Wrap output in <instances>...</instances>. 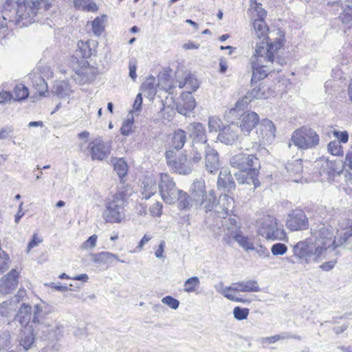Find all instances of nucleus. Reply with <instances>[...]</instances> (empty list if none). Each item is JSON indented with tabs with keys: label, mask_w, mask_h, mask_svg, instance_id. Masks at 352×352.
<instances>
[{
	"label": "nucleus",
	"mask_w": 352,
	"mask_h": 352,
	"mask_svg": "<svg viewBox=\"0 0 352 352\" xmlns=\"http://www.w3.org/2000/svg\"><path fill=\"white\" fill-rule=\"evenodd\" d=\"M241 111H239V115L237 113L233 114H230V117L228 116V111L226 113V116L228 119H231L233 116H241V121L240 127L241 131L243 133H249L258 124L259 121L258 115L253 111H247L243 113H241Z\"/></svg>",
	"instance_id": "15"
},
{
	"label": "nucleus",
	"mask_w": 352,
	"mask_h": 352,
	"mask_svg": "<svg viewBox=\"0 0 352 352\" xmlns=\"http://www.w3.org/2000/svg\"><path fill=\"white\" fill-rule=\"evenodd\" d=\"M283 47L280 40L274 43H261L255 46L254 54L250 58L252 69V80H261L266 78L268 74L280 70L276 67L275 64L280 66L278 58L276 57L278 51Z\"/></svg>",
	"instance_id": "1"
},
{
	"label": "nucleus",
	"mask_w": 352,
	"mask_h": 352,
	"mask_svg": "<svg viewBox=\"0 0 352 352\" xmlns=\"http://www.w3.org/2000/svg\"><path fill=\"white\" fill-rule=\"evenodd\" d=\"M36 337L43 340L58 341L63 336L64 327L60 322L51 324L47 321L32 324Z\"/></svg>",
	"instance_id": "8"
},
{
	"label": "nucleus",
	"mask_w": 352,
	"mask_h": 352,
	"mask_svg": "<svg viewBox=\"0 0 352 352\" xmlns=\"http://www.w3.org/2000/svg\"><path fill=\"white\" fill-rule=\"evenodd\" d=\"M90 150L89 153L93 160L102 161L107 158L111 150V142H104L102 138H97L89 144Z\"/></svg>",
	"instance_id": "11"
},
{
	"label": "nucleus",
	"mask_w": 352,
	"mask_h": 352,
	"mask_svg": "<svg viewBox=\"0 0 352 352\" xmlns=\"http://www.w3.org/2000/svg\"><path fill=\"white\" fill-rule=\"evenodd\" d=\"M74 6L77 10L91 12L98 10V6L92 0H74Z\"/></svg>",
	"instance_id": "40"
},
{
	"label": "nucleus",
	"mask_w": 352,
	"mask_h": 352,
	"mask_svg": "<svg viewBox=\"0 0 352 352\" xmlns=\"http://www.w3.org/2000/svg\"><path fill=\"white\" fill-rule=\"evenodd\" d=\"M309 238L318 245L324 248L327 252L333 251L334 248V234L331 226L323 223L312 226Z\"/></svg>",
	"instance_id": "6"
},
{
	"label": "nucleus",
	"mask_w": 352,
	"mask_h": 352,
	"mask_svg": "<svg viewBox=\"0 0 352 352\" xmlns=\"http://www.w3.org/2000/svg\"><path fill=\"white\" fill-rule=\"evenodd\" d=\"M25 294V290H19L17 294L10 300L4 301L0 306V314L8 317L11 312L15 311L18 307L17 304L22 300Z\"/></svg>",
	"instance_id": "27"
},
{
	"label": "nucleus",
	"mask_w": 352,
	"mask_h": 352,
	"mask_svg": "<svg viewBox=\"0 0 352 352\" xmlns=\"http://www.w3.org/2000/svg\"><path fill=\"white\" fill-rule=\"evenodd\" d=\"M206 144H193L192 151L190 155L188 160L192 166L199 162L202 159L201 151H205Z\"/></svg>",
	"instance_id": "42"
},
{
	"label": "nucleus",
	"mask_w": 352,
	"mask_h": 352,
	"mask_svg": "<svg viewBox=\"0 0 352 352\" xmlns=\"http://www.w3.org/2000/svg\"><path fill=\"white\" fill-rule=\"evenodd\" d=\"M276 128L274 123L269 119H263L256 130L260 140L268 141L275 137Z\"/></svg>",
	"instance_id": "26"
},
{
	"label": "nucleus",
	"mask_w": 352,
	"mask_h": 352,
	"mask_svg": "<svg viewBox=\"0 0 352 352\" xmlns=\"http://www.w3.org/2000/svg\"><path fill=\"white\" fill-rule=\"evenodd\" d=\"M157 191L156 181L153 177H145L142 182V194L145 199H149Z\"/></svg>",
	"instance_id": "37"
},
{
	"label": "nucleus",
	"mask_w": 352,
	"mask_h": 352,
	"mask_svg": "<svg viewBox=\"0 0 352 352\" xmlns=\"http://www.w3.org/2000/svg\"><path fill=\"white\" fill-rule=\"evenodd\" d=\"M162 302L170 307L173 309H177L179 305V302L177 299L173 298L172 296H168L164 297L162 299Z\"/></svg>",
	"instance_id": "62"
},
{
	"label": "nucleus",
	"mask_w": 352,
	"mask_h": 352,
	"mask_svg": "<svg viewBox=\"0 0 352 352\" xmlns=\"http://www.w3.org/2000/svg\"><path fill=\"white\" fill-rule=\"evenodd\" d=\"M343 11L340 14V19L343 23L352 24V7L346 4L342 6Z\"/></svg>",
	"instance_id": "53"
},
{
	"label": "nucleus",
	"mask_w": 352,
	"mask_h": 352,
	"mask_svg": "<svg viewBox=\"0 0 352 352\" xmlns=\"http://www.w3.org/2000/svg\"><path fill=\"white\" fill-rule=\"evenodd\" d=\"M327 150L330 154L334 156H342L344 153L340 142L337 140L330 142L327 145Z\"/></svg>",
	"instance_id": "51"
},
{
	"label": "nucleus",
	"mask_w": 352,
	"mask_h": 352,
	"mask_svg": "<svg viewBox=\"0 0 352 352\" xmlns=\"http://www.w3.org/2000/svg\"><path fill=\"white\" fill-rule=\"evenodd\" d=\"M217 186L219 189L228 192L235 189V183L230 170L228 169L221 170L217 180Z\"/></svg>",
	"instance_id": "29"
},
{
	"label": "nucleus",
	"mask_w": 352,
	"mask_h": 352,
	"mask_svg": "<svg viewBox=\"0 0 352 352\" xmlns=\"http://www.w3.org/2000/svg\"><path fill=\"white\" fill-rule=\"evenodd\" d=\"M205 182L203 179H197L192 183L190 188V195L195 204L201 201V199L206 195Z\"/></svg>",
	"instance_id": "31"
},
{
	"label": "nucleus",
	"mask_w": 352,
	"mask_h": 352,
	"mask_svg": "<svg viewBox=\"0 0 352 352\" xmlns=\"http://www.w3.org/2000/svg\"><path fill=\"white\" fill-rule=\"evenodd\" d=\"M195 206L201 207L206 212H210V215H213L217 218L216 212L217 206H218V200L215 196L214 190H210L209 192L201 199V201L195 204Z\"/></svg>",
	"instance_id": "21"
},
{
	"label": "nucleus",
	"mask_w": 352,
	"mask_h": 352,
	"mask_svg": "<svg viewBox=\"0 0 352 352\" xmlns=\"http://www.w3.org/2000/svg\"><path fill=\"white\" fill-rule=\"evenodd\" d=\"M153 82L154 78H150L142 85V90H143V91H146L148 96H153L155 94V89Z\"/></svg>",
	"instance_id": "60"
},
{
	"label": "nucleus",
	"mask_w": 352,
	"mask_h": 352,
	"mask_svg": "<svg viewBox=\"0 0 352 352\" xmlns=\"http://www.w3.org/2000/svg\"><path fill=\"white\" fill-rule=\"evenodd\" d=\"M286 226L291 231H300L309 228V220L303 210L296 209L287 217Z\"/></svg>",
	"instance_id": "10"
},
{
	"label": "nucleus",
	"mask_w": 352,
	"mask_h": 352,
	"mask_svg": "<svg viewBox=\"0 0 352 352\" xmlns=\"http://www.w3.org/2000/svg\"><path fill=\"white\" fill-rule=\"evenodd\" d=\"M236 292H258L261 291L257 281L248 280L233 283Z\"/></svg>",
	"instance_id": "35"
},
{
	"label": "nucleus",
	"mask_w": 352,
	"mask_h": 352,
	"mask_svg": "<svg viewBox=\"0 0 352 352\" xmlns=\"http://www.w3.org/2000/svg\"><path fill=\"white\" fill-rule=\"evenodd\" d=\"M222 122L218 117H210L208 120V129L210 132L218 131L221 129Z\"/></svg>",
	"instance_id": "58"
},
{
	"label": "nucleus",
	"mask_w": 352,
	"mask_h": 352,
	"mask_svg": "<svg viewBox=\"0 0 352 352\" xmlns=\"http://www.w3.org/2000/svg\"><path fill=\"white\" fill-rule=\"evenodd\" d=\"M195 107L196 102L192 94L190 92H183L176 108L179 113L186 116Z\"/></svg>",
	"instance_id": "22"
},
{
	"label": "nucleus",
	"mask_w": 352,
	"mask_h": 352,
	"mask_svg": "<svg viewBox=\"0 0 352 352\" xmlns=\"http://www.w3.org/2000/svg\"><path fill=\"white\" fill-rule=\"evenodd\" d=\"M254 98H265L263 92L261 91V88H254L251 91L248 92L241 100L237 101L235 107L232 108L228 111V116L230 117V114H234L239 111H243L248 104L252 101Z\"/></svg>",
	"instance_id": "16"
},
{
	"label": "nucleus",
	"mask_w": 352,
	"mask_h": 352,
	"mask_svg": "<svg viewBox=\"0 0 352 352\" xmlns=\"http://www.w3.org/2000/svg\"><path fill=\"white\" fill-rule=\"evenodd\" d=\"M230 162L232 167L241 170H250L252 168H260L258 158L252 154L239 153L232 156Z\"/></svg>",
	"instance_id": "9"
},
{
	"label": "nucleus",
	"mask_w": 352,
	"mask_h": 352,
	"mask_svg": "<svg viewBox=\"0 0 352 352\" xmlns=\"http://www.w3.org/2000/svg\"><path fill=\"white\" fill-rule=\"evenodd\" d=\"M174 163L175 164L173 165L170 168L173 172L180 175H188L192 172V166L186 155H181Z\"/></svg>",
	"instance_id": "30"
},
{
	"label": "nucleus",
	"mask_w": 352,
	"mask_h": 352,
	"mask_svg": "<svg viewBox=\"0 0 352 352\" xmlns=\"http://www.w3.org/2000/svg\"><path fill=\"white\" fill-rule=\"evenodd\" d=\"M291 142L299 149H313L319 145L320 137L314 129L302 126L292 133Z\"/></svg>",
	"instance_id": "5"
},
{
	"label": "nucleus",
	"mask_w": 352,
	"mask_h": 352,
	"mask_svg": "<svg viewBox=\"0 0 352 352\" xmlns=\"http://www.w3.org/2000/svg\"><path fill=\"white\" fill-rule=\"evenodd\" d=\"M302 160H295L291 162H289L286 166L287 172L290 174L292 180L295 182H298L299 179L298 177L301 175L302 172Z\"/></svg>",
	"instance_id": "39"
},
{
	"label": "nucleus",
	"mask_w": 352,
	"mask_h": 352,
	"mask_svg": "<svg viewBox=\"0 0 352 352\" xmlns=\"http://www.w3.org/2000/svg\"><path fill=\"white\" fill-rule=\"evenodd\" d=\"M52 307L43 300L34 306L32 310V324L46 321V316L52 312Z\"/></svg>",
	"instance_id": "24"
},
{
	"label": "nucleus",
	"mask_w": 352,
	"mask_h": 352,
	"mask_svg": "<svg viewBox=\"0 0 352 352\" xmlns=\"http://www.w3.org/2000/svg\"><path fill=\"white\" fill-rule=\"evenodd\" d=\"M234 199L228 195L222 194L218 199V206H217L216 212L217 219H226L229 212L234 208Z\"/></svg>",
	"instance_id": "20"
},
{
	"label": "nucleus",
	"mask_w": 352,
	"mask_h": 352,
	"mask_svg": "<svg viewBox=\"0 0 352 352\" xmlns=\"http://www.w3.org/2000/svg\"><path fill=\"white\" fill-rule=\"evenodd\" d=\"M177 82H178V87L182 88H186L187 91L186 92L195 91L199 87V82L198 80L195 78L190 73H184L181 76L179 72L177 74Z\"/></svg>",
	"instance_id": "23"
},
{
	"label": "nucleus",
	"mask_w": 352,
	"mask_h": 352,
	"mask_svg": "<svg viewBox=\"0 0 352 352\" xmlns=\"http://www.w3.org/2000/svg\"><path fill=\"white\" fill-rule=\"evenodd\" d=\"M248 13L252 21L255 20H263L266 16L267 12L262 8L261 3L251 1Z\"/></svg>",
	"instance_id": "36"
},
{
	"label": "nucleus",
	"mask_w": 352,
	"mask_h": 352,
	"mask_svg": "<svg viewBox=\"0 0 352 352\" xmlns=\"http://www.w3.org/2000/svg\"><path fill=\"white\" fill-rule=\"evenodd\" d=\"M239 126L233 122L225 126L218 135V140L226 144H232L239 138Z\"/></svg>",
	"instance_id": "19"
},
{
	"label": "nucleus",
	"mask_w": 352,
	"mask_h": 352,
	"mask_svg": "<svg viewBox=\"0 0 352 352\" xmlns=\"http://www.w3.org/2000/svg\"><path fill=\"white\" fill-rule=\"evenodd\" d=\"M230 237L234 239L239 245L245 250L248 251L254 250V247L251 239L242 234L240 228L234 227V230L232 229V232H230Z\"/></svg>",
	"instance_id": "32"
},
{
	"label": "nucleus",
	"mask_w": 352,
	"mask_h": 352,
	"mask_svg": "<svg viewBox=\"0 0 352 352\" xmlns=\"http://www.w3.org/2000/svg\"><path fill=\"white\" fill-rule=\"evenodd\" d=\"M258 233L267 240H284L286 236L283 228L278 226L276 218L272 216L263 217L258 224Z\"/></svg>",
	"instance_id": "7"
},
{
	"label": "nucleus",
	"mask_w": 352,
	"mask_h": 352,
	"mask_svg": "<svg viewBox=\"0 0 352 352\" xmlns=\"http://www.w3.org/2000/svg\"><path fill=\"white\" fill-rule=\"evenodd\" d=\"M91 261L100 265H110L113 261L118 260L116 254L109 252H102L91 255Z\"/></svg>",
	"instance_id": "34"
},
{
	"label": "nucleus",
	"mask_w": 352,
	"mask_h": 352,
	"mask_svg": "<svg viewBox=\"0 0 352 352\" xmlns=\"http://www.w3.org/2000/svg\"><path fill=\"white\" fill-rule=\"evenodd\" d=\"M78 48L79 49L80 56L82 58H87L90 56V50L87 42L78 41Z\"/></svg>",
	"instance_id": "61"
},
{
	"label": "nucleus",
	"mask_w": 352,
	"mask_h": 352,
	"mask_svg": "<svg viewBox=\"0 0 352 352\" xmlns=\"http://www.w3.org/2000/svg\"><path fill=\"white\" fill-rule=\"evenodd\" d=\"M98 236L94 234L88 238L81 245V248L84 250L92 249L96 247Z\"/></svg>",
	"instance_id": "63"
},
{
	"label": "nucleus",
	"mask_w": 352,
	"mask_h": 352,
	"mask_svg": "<svg viewBox=\"0 0 352 352\" xmlns=\"http://www.w3.org/2000/svg\"><path fill=\"white\" fill-rule=\"evenodd\" d=\"M19 272L12 269L0 280V293L8 294L12 292L18 285Z\"/></svg>",
	"instance_id": "18"
},
{
	"label": "nucleus",
	"mask_w": 352,
	"mask_h": 352,
	"mask_svg": "<svg viewBox=\"0 0 352 352\" xmlns=\"http://www.w3.org/2000/svg\"><path fill=\"white\" fill-rule=\"evenodd\" d=\"M178 208L181 210L190 209L192 206H195L191 195H188L186 192L181 190V193H179L178 199Z\"/></svg>",
	"instance_id": "44"
},
{
	"label": "nucleus",
	"mask_w": 352,
	"mask_h": 352,
	"mask_svg": "<svg viewBox=\"0 0 352 352\" xmlns=\"http://www.w3.org/2000/svg\"><path fill=\"white\" fill-rule=\"evenodd\" d=\"M34 331H33V329H30L28 332H24L23 336L21 338L20 344L23 347V349L27 351L32 346V344L34 342L35 338Z\"/></svg>",
	"instance_id": "46"
},
{
	"label": "nucleus",
	"mask_w": 352,
	"mask_h": 352,
	"mask_svg": "<svg viewBox=\"0 0 352 352\" xmlns=\"http://www.w3.org/2000/svg\"><path fill=\"white\" fill-rule=\"evenodd\" d=\"M316 162L320 164V167H318L320 174H326L330 179L340 175L343 170L344 166L340 160L330 161L327 158L321 157Z\"/></svg>",
	"instance_id": "13"
},
{
	"label": "nucleus",
	"mask_w": 352,
	"mask_h": 352,
	"mask_svg": "<svg viewBox=\"0 0 352 352\" xmlns=\"http://www.w3.org/2000/svg\"><path fill=\"white\" fill-rule=\"evenodd\" d=\"M32 313V307L30 305L23 303L19 308L16 316V320H17L22 327H25L31 319Z\"/></svg>",
	"instance_id": "38"
},
{
	"label": "nucleus",
	"mask_w": 352,
	"mask_h": 352,
	"mask_svg": "<svg viewBox=\"0 0 352 352\" xmlns=\"http://www.w3.org/2000/svg\"><path fill=\"white\" fill-rule=\"evenodd\" d=\"M235 289L236 288H235L234 284L232 283V285L231 286L226 287V289L225 290L226 294H222V296H223L225 298H226L227 299H228L230 300L235 301V302H238L250 303L251 302L250 300L243 299L241 298L236 297L235 295L232 293L233 292H236V290Z\"/></svg>",
	"instance_id": "49"
},
{
	"label": "nucleus",
	"mask_w": 352,
	"mask_h": 352,
	"mask_svg": "<svg viewBox=\"0 0 352 352\" xmlns=\"http://www.w3.org/2000/svg\"><path fill=\"white\" fill-rule=\"evenodd\" d=\"M54 92L60 98H65L71 93L69 85L65 81H59L54 85Z\"/></svg>",
	"instance_id": "45"
},
{
	"label": "nucleus",
	"mask_w": 352,
	"mask_h": 352,
	"mask_svg": "<svg viewBox=\"0 0 352 352\" xmlns=\"http://www.w3.org/2000/svg\"><path fill=\"white\" fill-rule=\"evenodd\" d=\"M269 28L263 20H255L252 22V34H254L257 38L261 40L260 42H256V45L263 42L265 43H274L278 40L283 43L281 38L283 37L284 35L281 32L278 31L279 37L276 38L274 41H272L270 37L267 36Z\"/></svg>",
	"instance_id": "14"
},
{
	"label": "nucleus",
	"mask_w": 352,
	"mask_h": 352,
	"mask_svg": "<svg viewBox=\"0 0 352 352\" xmlns=\"http://www.w3.org/2000/svg\"><path fill=\"white\" fill-rule=\"evenodd\" d=\"M188 131L195 140L194 144H207V136L205 127L201 123L193 122L189 124Z\"/></svg>",
	"instance_id": "28"
},
{
	"label": "nucleus",
	"mask_w": 352,
	"mask_h": 352,
	"mask_svg": "<svg viewBox=\"0 0 352 352\" xmlns=\"http://www.w3.org/2000/svg\"><path fill=\"white\" fill-rule=\"evenodd\" d=\"M186 142V133L182 129L176 130L172 138V146L176 149H181Z\"/></svg>",
	"instance_id": "41"
},
{
	"label": "nucleus",
	"mask_w": 352,
	"mask_h": 352,
	"mask_svg": "<svg viewBox=\"0 0 352 352\" xmlns=\"http://www.w3.org/2000/svg\"><path fill=\"white\" fill-rule=\"evenodd\" d=\"M16 4V15L25 26L34 23L38 14L52 6L49 0H18Z\"/></svg>",
	"instance_id": "3"
},
{
	"label": "nucleus",
	"mask_w": 352,
	"mask_h": 352,
	"mask_svg": "<svg viewBox=\"0 0 352 352\" xmlns=\"http://www.w3.org/2000/svg\"><path fill=\"white\" fill-rule=\"evenodd\" d=\"M259 168H252L250 170H248L245 184L253 185L254 188H256L259 186L260 183L258 179Z\"/></svg>",
	"instance_id": "47"
},
{
	"label": "nucleus",
	"mask_w": 352,
	"mask_h": 352,
	"mask_svg": "<svg viewBox=\"0 0 352 352\" xmlns=\"http://www.w3.org/2000/svg\"><path fill=\"white\" fill-rule=\"evenodd\" d=\"M250 313L248 308H242L241 307H236L233 309L234 318L237 320H243L248 318Z\"/></svg>",
	"instance_id": "56"
},
{
	"label": "nucleus",
	"mask_w": 352,
	"mask_h": 352,
	"mask_svg": "<svg viewBox=\"0 0 352 352\" xmlns=\"http://www.w3.org/2000/svg\"><path fill=\"white\" fill-rule=\"evenodd\" d=\"M352 236V222L349 219H344L339 223L336 230V235H334V255H338V248L343 245L350 237Z\"/></svg>",
	"instance_id": "12"
},
{
	"label": "nucleus",
	"mask_w": 352,
	"mask_h": 352,
	"mask_svg": "<svg viewBox=\"0 0 352 352\" xmlns=\"http://www.w3.org/2000/svg\"><path fill=\"white\" fill-rule=\"evenodd\" d=\"M9 256L0 248V274L9 268Z\"/></svg>",
	"instance_id": "57"
},
{
	"label": "nucleus",
	"mask_w": 352,
	"mask_h": 352,
	"mask_svg": "<svg viewBox=\"0 0 352 352\" xmlns=\"http://www.w3.org/2000/svg\"><path fill=\"white\" fill-rule=\"evenodd\" d=\"M126 194L123 189L109 196L106 201L103 217L108 223H120L125 218Z\"/></svg>",
	"instance_id": "4"
},
{
	"label": "nucleus",
	"mask_w": 352,
	"mask_h": 352,
	"mask_svg": "<svg viewBox=\"0 0 352 352\" xmlns=\"http://www.w3.org/2000/svg\"><path fill=\"white\" fill-rule=\"evenodd\" d=\"M168 197H162V200L168 204H175L178 199L179 193H181V190H179L176 186L171 188V191H168Z\"/></svg>",
	"instance_id": "55"
},
{
	"label": "nucleus",
	"mask_w": 352,
	"mask_h": 352,
	"mask_svg": "<svg viewBox=\"0 0 352 352\" xmlns=\"http://www.w3.org/2000/svg\"><path fill=\"white\" fill-rule=\"evenodd\" d=\"M175 186V183L168 174L162 173L160 175L158 188L161 197H168L167 192L171 191V188Z\"/></svg>",
	"instance_id": "33"
},
{
	"label": "nucleus",
	"mask_w": 352,
	"mask_h": 352,
	"mask_svg": "<svg viewBox=\"0 0 352 352\" xmlns=\"http://www.w3.org/2000/svg\"><path fill=\"white\" fill-rule=\"evenodd\" d=\"M114 170L120 179H122L126 176L128 172V166L122 158L116 160L114 163Z\"/></svg>",
	"instance_id": "48"
},
{
	"label": "nucleus",
	"mask_w": 352,
	"mask_h": 352,
	"mask_svg": "<svg viewBox=\"0 0 352 352\" xmlns=\"http://www.w3.org/2000/svg\"><path fill=\"white\" fill-rule=\"evenodd\" d=\"M199 285V278L197 276H192L185 281L184 290L188 293L195 292Z\"/></svg>",
	"instance_id": "52"
},
{
	"label": "nucleus",
	"mask_w": 352,
	"mask_h": 352,
	"mask_svg": "<svg viewBox=\"0 0 352 352\" xmlns=\"http://www.w3.org/2000/svg\"><path fill=\"white\" fill-rule=\"evenodd\" d=\"M289 338H291V336L288 333H283L270 337H266L263 338V340L267 342L268 343H274L280 340H285Z\"/></svg>",
	"instance_id": "64"
},
{
	"label": "nucleus",
	"mask_w": 352,
	"mask_h": 352,
	"mask_svg": "<svg viewBox=\"0 0 352 352\" xmlns=\"http://www.w3.org/2000/svg\"><path fill=\"white\" fill-rule=\"evenodd\" d=\"M287 251V247L284 243H281L274 244L271 248V252L274 256L283 255Z\"/></svg>",
	"instance_id": "59"
},
{
	"label": "nucleus",
	"mask_w": 352,
	"mask_h": 352,
	"mask_svg": "<svg viewBox=\"0 0 352 352\" xmlns=\"http://www.w3.org/2000/svg\"><path fill=\"white\" fill-rule=\"evenodd\" d=\"M204 153L206 170L211 173H217L220 166L218 153L206 144Z\"/></svg>",
	"instance_id": "25"
},
{
	"label": "nucleus",
	"mask_w": 352,
	"mask_h": 352,
	"mask_svg": "<svg viewBox=\"0 0 352 352\" xmlns=\"http://www.w3.org/2000/svg\"><path fill=\"white\" fill-rule=\"evenodd\" d=\"M29 96L28 89L23 84L16 85L14 89V97L15 100H23Z\"/></svg>",
	"instance_id": "50"
},
{
	"label": "nucleus",
	"mask_w": 352,
	"mask_h": 352,
	"mask_svg": "<svg viewBox=\"0 0 352 352\" xmlns=\"http://www.w3.org/2000/svg\"><path fill=\"white\" fill-rule=\"evenodd\" d=\"M34 85L36 92L41 96H45V93L47 91V85L45 80L42 77L38 76Z\"/></svg>",
	"instance_id": "54"
},
{
	"label": "nucleus",
	"mask_w": 352,
	"mask_h": 352,
	"mask_svg": "<svg viewBox=\"0 0 352 352\" xmlns=\"http://www.w3.org/2000/svg\"><path fill=\"white\" fill-rule=\"evenodd\" d=\"M293 252L301 263L310 264L321 262L327 258L329 252L309 238L294 245Z\"/></svg>",
	"instance_id": "2"
},
{
	"label": "nucleus",
	"mask_w": 352,
	"mask_h": 352,
	"mask_svg": "<svg viewBox=\"0 0 352 352\" xmlns=\"http://www.w3.org/2000/svg\"><path fill=\"white\" fill-rule=\"evenodd\" d=\"M254 98H265L263 92L261 91V88H254L251 91L248 92L241 100L237 101L235 107L232 108L228 111V116L230 117V114H234L239 111H243L248 104L252 101Z\"/></svg>",
	"instance_id": "17"
},
{
	"label": "nucleus",
	"mask_w": 352,
	"mask_h": 352,
	"mask_svg": "<svg viewBox=\"0 0 352 352\" xmlns=\"http://www.w3.org/2000/svg\"><path fill=\"white\" fill-rule=\"evenodd\" d=\"M106 18L107 16L104 14L101 16H97L91 22L92 32L96 36H100L104 31Z\"/></svg>",
	"instance_id": "43"
}]
</instances>
